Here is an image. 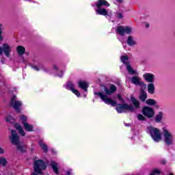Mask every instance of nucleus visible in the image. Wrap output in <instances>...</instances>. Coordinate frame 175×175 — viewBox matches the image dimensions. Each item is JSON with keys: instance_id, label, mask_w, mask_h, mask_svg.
I'll list each match as a JSON object with an SVG mask.
<instances>
[{"instance_id": "1", "label": "nucleus", "mask_w": 175, "mask_h": 175, "mask_svg": "<svg viewBox=\"0 0 175 175\" xmlns=\"http://www.w3.org/2000/svg\"><path fill=\"white\" fill-rule=\"evenodd\" d=\"M10 140L12 144L16 146L18 150L21 152L27 151V146L20 143V137H18V135H17V133L14 130L11 131V136L10 137Z\"/></svg>"}, {"instance_id": "2", "label": "nucleus", "mask_w": 175, "mask_h": 175, "mask_svg": "<svg viewBox=\"0 0 175 175\" xmlns=\"http://www.w3.org/2000/svg\"><path fill=\"white\" fill-rule=\"evenodd\" d=\"M163 137L166 146H172V144H174V135L166 127L163 128Z\"/></svg>"}, {"instance_id": "3", "label": "nucleus", "mask_w": 175, "mask_h": 175, "mask_svg": "<svg viewBox=\"0 0 175 175\" xmlns=\"http://www.w3.org/2000/svg\"><path fill=\"white\" fill-rule=\"evenodd\" d=\"M148 132L150 135L152 139L157 143L162 140V133L161 130L153 126L148 127Z\"/></svg>"}, {"instance_id": "4", "label": "nucleus", "mask_w": 175, "mask_h": 175, "mask_svg": "<svg viewBox=\"0 0 175 175\" xmlns=\"http://www.w3.org/2000/svg\"><path fill=\"white\" fill-rule=\"evenodd\" d=\"M33 170L37 174H42V172L46 170V164L42 160L36 161L34 163Z\"/></svg>"}, {"instance_id": "5", "label": "nucleus", "mask_w": 175, "mask_h": 175, "mask_svg": "<svg viewBox=\"0 0 175 175\" xmlns=\"http://www.w3.org/2000/svg\"><path fill=\"white\" fill-rule=\"evenodd\" d=\"M118 113H126V111H135L133 105H128L127 104H119L116 107Z\"/></svg>"}, {"instance_id": "6", "label": "nucleus", "mask_w": 175, "mask_h": 175, "mask_svg": "<svg viewBox=\"0 0 175 175\" xmlns=\"http://www.w3.org/2000/svg\"><path fill=\"white\" fill-rule=\"evenodd\" d=\"M96 95H98L100 98V99L103 100L104 103H106V105H111L112 106H117V102L114 101L113 98L107 96V95L102 92L96 93Z\"/></svg>"}, {"instance_id": "7", "label": "nucleus", "mask_w": 175, "mask_h": 175, "mask_svg": "<svg viewBox=\"0 0 175 175\" xmlns=\"http://www.w3.org/2000/svg\"><path fill=\"white\" fill-rule=\"evenodd\" d=\"M10 53H12V46L8 44L5 43L3 44L2 48L0 47V55L4 53L7 58H10Z\"/></svg>"}, {"instance_id": "8", "label": "nucleus", "mask_w": 175, "mask_h": 175, "mask_svg": "<svg viewBox=\"0 0 175 175\" xmlns=\"http://www.w3.org/2000/svg\"><path fill=\"white\" fill-rule=\"evenodd\" d=\"M142 113L148 118H152L155 116V111L148 106H145L142 108Z\"/></svg>"}, {"instance_id": "9", "label": "nucleus", "mask_w": 175, "mask_h": 175, "mask_svg": "<svg viewBox=\"0 0 175 175\" xmlns=\"http://www.w3.org/2000/svg\"><path fill=\"white\" fill-rule=\"evenodd\" d=\"M120 58H121L122 62H123V64L126 65V69H127L130 75H136V71L133 70V68H132V67L131 66V65L128 62V59H129L128 56H126V55L121 56Z\"/></svg>"}, {"instance_id": "10", "label": "nucleus", "mask_w": 175, "mask_h": 175, "mask_svg": "<svg viewBox=\"0 0 175 175\" xmlns=\"http://www.w3.org/2000/svg\"><path fill=\"white\" fill-rule=\"evenodd\" d=\"M117 32L121 36H124L125 33H132V28L125 26H119L117 28Z\"/></svg>"}, {"instance_id": "11", "label": "nucleus", "mask_w": 175, "mask_h": 175, "mask_svg": "<svg viewBox=\"0 0 175 175\" xmlns=\"http://www.w3.org/2000/svg\"><path fill=\"white\" fill-rule=\"evenodd\" d=\"M17 97L16 96H14L11 99V106L14 107V110L17 113H19L20 111V107H21V105H23L21 103V101L17 100Z\"/></svg>"}, {"instance_id": "12", "label": "nucleus", "mask_w": 175, "mask_h": 175, "mask_svg": "<svg viewBox=\"0 0 175 175\" xmlns=\"http://www.w3.org/2000/svg\"><path fill=\"white\" fill-rule=\"evenodd\" d=\"M131 83H133V84H135V85H139L142 87V90H146V88H147V85L143 81H141L139 77H133L131 79Z\"/></svg>"}, {"instance_id": "13", "label": "nucleus", "mask_w": 175, "mask_h": 175, "mask_svg": "<svg viewBox=\"0 0 175 175\" xmlns=\"http://www.w3.org/2000/svg\"><path fill=\"white\" fill-rule=\"evenodd\" d=\"M20 121H21L23 123V126L27 132H32L33 131V126L27 122H25L27 121V117L25 116H21Z\"/></svg>"}, {"instance_id": "14", "label": "nucleus", "mask_w": 175, "mask_h": 175, "mask_svg": "<svg viewBox=\"0 0 175 175\" xmlns=\"http://www.w3.org/2000/svg\"><path fill=\"white\" fill-rule=\"evenodd\" d=\"M143 77L146 81L150 83H154V81L155 80V75L150 72L144 74Z\"/></svg>"}, {"instance_id": "15", "label": "nucleus", "mask_w": 175, "mask_h": 175, "mask_svg": "<svg viewBox=\"0 0 175 175\" xmlns=\"http://www.w3.org/2000/svg\"><path fill=\"white\" fill-rule=\"evenodd\" d=\"M66 89L72 91V92H73V94H75L77 96H80V92H78L77 90L75 89V85H73V83L68 82L66 85Z\"/></svg>"}, {"instance_id": "16", "label": "nucleus", "mask_w": 175, "mask_h": 175, "mask_svg": "<svg viewBox=\"0 0 175 175\" xmlns=\"http://www.w3.org/2000/svg\"><path fill=\"white\" fill-rule=\"evenodd\" d=\"M104 91L106 95H111V94H113V92H116V91H117V87H116V85H111L109 88H105Z\"/></svg>"}, {"instance_id": "17", "label": "nucleus", "mask_w": 175, "mask_h": 175, "mask_svg": "<svg viewBox=\"0 0 175 175\" xmlns=\"http://www.w3.org/2000/svg\"><path fill=\"white\" fill-rule=\"evenodd\" d=\"M96 14H100V16H108V17H111V14H109L107 10L105 8H100L96 10Z\"/></svg>"}, {"instance_id": "18", "label": "nucleus", "mask_w": 175, "mask_h": 175, "mask_svg": "<svg viewBox=\"0 0 175 175\" xmlns=\"http://www.w3.org/2000/svg\"><path fill=\"white\" fill-rule=\"evenodd\" d=\"M96 6L98 8H102V6H107V8H109V6H110V4L106 0H98L96 3Z\"/></svg>"}, {"instance_id": "19", "label": "nucleus", "mask_w": 175, "mask_h": 175, "mask_svg": "<svg viewBox=\"0 0 175 175\" xmlns=\"http://www.w3.org/2000/svg\"><path fill=\"white\" fill-rule=\"evenodd\" d=\"M127 44L129 46H136L137 44V42H136V40H135V38L132 36H129L127 38Z\"/></svg>"}, {"instance_id": "20", "label": "nucleus", "mask_w": 175, "mask_h": 175, "mask_svg": "<svg viewBox=\"0 0 175 175\" xmlns=\"http://www.w3.org/2000/svg\"><path fill=\"white\" fill-rule=\"evenodd\" d=\"M79 88H81L82 90H84L85 92H87V89L88 88V83L84 81H79Z\"/></svg>"}, {"instance_id": "21", "label": "nucleus", "mask_w": 175, "mask_h": 175, "mask_svg": "<svg viewBox=\"0 0 175 175\" xmlns=\"http://www.w3.org/2000/svg\"><path fill=\"white\" fill-rule=\"evenodd\" d=\"M163 118V112L159 111L154 117V121L156 122H161Z\"/></svg>"}, {"instance_id": "22", "label": "nucleus", "mask_w": 175, "mask_h": 175, "mask_svg": "<svg viewBox=\"0 0 175 175\" xmlns=\"http://www.w3.org/2000/svg\"><path fill=\"white\" fill-rule=\"evenodd\" d=\"M16 129H17L18 131V133L22 135V136H25V132L24 131V129H23V127L18 124H16L14 125Z\"/></svg>"}, {"instance_id": "23", "label": "nucleus", "mask_w": 175, "mask_h": 175, "mask_svg": "<svg viewBox=\"0 0 175 175\" xmlns=\"http://www.w3.org/2000/svg\"><path fill=\"white\" fill-rule=\"evenodd\" d=\"M148 92L151 94L155 92V86L154 85V83H150L148 85Z\"/></svg>"}, {"instance_id": "24", "label": "nucleus", "mask_w": 175, "mask_h": 175, "mask_svg": "<svg viewBox=\"0 0 175 175\" xmlns=\"http://www.w3.org/2000/svg\"><path fill=\"white\" fill-rule=\"evenodd\" d=\"M51 166L53 169L54 173H55V174H58V164L54 161H52L51 162Z\"/></svg>"}, {"instance_id": "25", "label": "nucleus", "mask_w": 175, "mask_h": 175, "mask_svg": "<svg viewBox=\"0 0 175 175\" xmlns=\"http://www.w3.org/2000/svg\"><path fill=\"white\" fill-rule=\"evenodd\" d=\"M139 99L140 100H142V102H144L147 99V93L144 90H141V93L139 94Z\"/></svg>"}, {"instance_id": "26", "label": "nucleus", "mask_w": 175, "mask_h": 175, "mask_svg": "<svg viewBox=\"0 0 175 175\" xmlns=\"http://www.w3.org/2000/svg\"><path fill=\"white\" fill-rule=\"evenodd\" d=\"M131 102L134 105L135 109H139V107H140V103L139 100H136V98L132 97Z\"/></svg>"}, {"instance_id": "27", "label": "nucleus", "mask_w": 175, "mask_h": 175, "mask_svg": "<svg viewBox=\"0 0 175 175\" xmlns=\"http://www.w3.org/2000/svg\"><path fill=\"white\" fill-rule=\"evenodd\" d=\"M16 50H17L18 54L19 55H23V54H24V53H25V48H24L22 46H18L16 48Z\"/></svg>"}, {"instance_id": "28", "label": "nucleus", "mask_w": 175, "mask_h": 175, "mask_svg": "<svg viewBox=\"0 0 175 175\" xmlns=\"http://www.w3.org/2000/svg\"><path fill=\"white\" fill-rule=\"evenodd\" d=\"M146 103L148 106H154V105H157V101L152 98H149L146 100Z\"/></svg>"}, {"instance_id": "29", "label": "nucleus", "mask_w": 175, "mask_h": 175, "mask_svg": "<svg viewBox=\"0 0 175 175\" xmlns=\"http://www.w3.org/2000/svg\"><path fill=\"white\" fill-rule=\"evenodd\" d=\"M38 143L40 147L42 148L44 152H47V145L44 144L42 141H40Z\"/></svg>"}, {"instance_id": "30", "label": "nucleus", "mask_w": 175, "mask_h": 175, "mask_svg": "<svg viewBox=\"0 0 175 175\" xmlns=\"http://www.w3.org/2000/svg\"><path fill=\"white\" fill-rule=\"evenodd\" d=\"M0 165L2 166H6L8 165V161H6L5 157H0Z\"/></svg>"}, {"instance_id": "31", "label": "nucleus", "mask_w": 175, "mask_h": 175, "mask_svg": "<svg viewBox=\"0 0 175 175\" xmlns=\"http://www.w3.org/2000/svg\"><path fill=\"white\" fill-rule=\"evenodd\" d=\"M7 122H10V124H13L14 122V118H12L10 116H8L5 118Z\"/></svg>"}, {"instance_id": "32", "label": "nucleus", "mask_w": 175, "mask_h": 175, "mask_svg": "<svg viewBox=\"0 0 175 175\" xmlns=\"http://www.w3.org/2000/svg\"><path fill=\"white\" fill-rule=\"evenodd\" d=\"M161 173V171L158 169H154L152 171V172L150 174V175H155V174H159Z\"/></svg>"}, {"instance_id": "33", "label": "nucleus", "mask_w": 175, "mask_h": 175, "mask_svg": "<svg viewBox=\"0 0 175 175\" xmlns=\"http://www.w3.org/2000/svg\"><path fill=\"white\" fill-rule=\"evenodd\" d=\"M137 120H139V121H144V120H146V117H144V116H143L142 114H138Z\"/></svg>"}, {"instance_id": "34", "label": "nucleus", "mask_w": 175, "mask_h": 175, "mask_svg": "<svg viewBox=\"0 0 175 175\" xmlns=\"http://www.w3.org/2000/svg\"><path fill=\"white\" fill-rule=\"evenodd\" d=\"M3 30V25L0 24V40H2V31Z\"/></svg>"}, {"instance_id": "35", "label": "nucleus", "mask_w": 175, "mask_h": 175, "mask_svg": "<svg viewBox=\"0 0 175 175\" xmlns=\"http://www.w3.org/2000/svg\"><path fill=\"white\" fill-rule=\"evenodd\" d=\"M33 68L35 69V70H40L42 66H34Z\"/></svg>"}, {"instance_id": "36", "label": "nucleus", "mask_w": 175, "mask_h": 175, "mask_svg": "<svg viewBox=\"0 0 175 175\" xmlns=\"http://www.w3.org/2000/svg\"><path fill=\"white\" fill-rule=\"evenodd\" d=\"M116 17H117L118 18H122V17H123L122 14H121V13L117 14H116Z\"/></svg>"}, {"instance_id": "37", "label": "nucleus", "mask_w": 175, "mask_h": 175, "mask_svg": "<svg viewBox=\"0 0 175 175\" xmlns=\"http://www.w3.org/2000/svg\"><path fill=\"white\" fill-rule=\"evenodd\" d=\"M118 100H120V102H124V100H122V97H121V95H118Z\"/></svg>"}, {"instance_id": "38", "label": "nucleus", "mask_w": 175, "mask_h": 175, "mask_svg": "<svg viewBox=\"0 0 175 175\" xmlns=\"http://www.w3.org/2000/svg\"><path fill=\"white\" fill-rule=\"evenodd\" d=\"M3 152H5V150H3V148H0V154H3Z\"/></svg>"}, {"instance_id": "39", "label": "nucleus", "mask_w": 175, "mask_h": 175, "mask_svg": "<svg viewBox=\"0 0 175 175\" xmlns=\"http://www.w3.org/2000/svg\"><path fill=\"white\" fill-rule=\"evenodd\" d=\"M66 174H67V175H70V174H72V171H71V170L67 171V172H66Z\"/></svg>"}, {"instance_id": "40", "label": "nucleus", "mask_w": 175, "mask_h": 175, "mask_svg": "<svg viewBox=\"0 0 175 175\" xmlns=\"http://www.w3.org/2000/svg\"><path fill=\"white\" fill-rule=\"evenodd\" d=\"M62 76H64V73H61V75H59V77H62Z\"/></svg>"}, {"instance_id": "41", "label": "nucleus", "mask_w": 175, "mask_h": 175, "mask_svg": "<svg viewBox=\"0 0 175 175\" xmlns=\"http://www.w3.org/2000/svg\"><path fill=\"white\" fill-rule=\"evenodd\" d=\"M53 68H54V69H58V68L57 67V66H53Z\"/></svg>"}, {"instance_id": "42", "label": "nucleus", "mask_w": 175, "mask_h": 175, "mask_svg": "<svg viewBox=\"0 0 175 175\" xmlns=\"http://www.w3.org/2000/svg\"><path fill=\"white\" fill-rule=\"evenodd\" d=\"M118 2H122V0H117Z\"/></svg>"}, {"instance_id": "43", "label": "nucleus", "mask_w": 175, "mask_h": 175, "mask_svg": "<svg viewBox=\"0 0 175 175\" xmlns=\"http://www.w3.org/2000/svg\"><path fill=\"white\" fill-rule=\"evenodd\" d=\"M156 106V107L158 109L159 107V106H158V105H155Z\"/></svg>"}, {"instance_id": "44", "label": "nucleus", "mask_w": 175, "mask_h": 175, "mask_svg": "<svg viewBox=\"0 0 175 175\" xmlns=\"http://www.w3.org/2000/svg\"><path fill=\"white\" fill-rule=\"evenodd\" d=\"M146 27H148V25H146Z\"/></svg>"}, {"instance_id": "45", "label": "nucleus", "mask_w": 175, "mask_h": 175, "mask_svg": "<svg viewBox=\"0 0 175 175\" xmlns=\"http://www.w3.org/2000/svg\"><path fill=\"white\" fill-rule=\"evenodd\" d=\"M1 62H2V64H3V62L1 61Z\"/></svg>"}]
</instances>
